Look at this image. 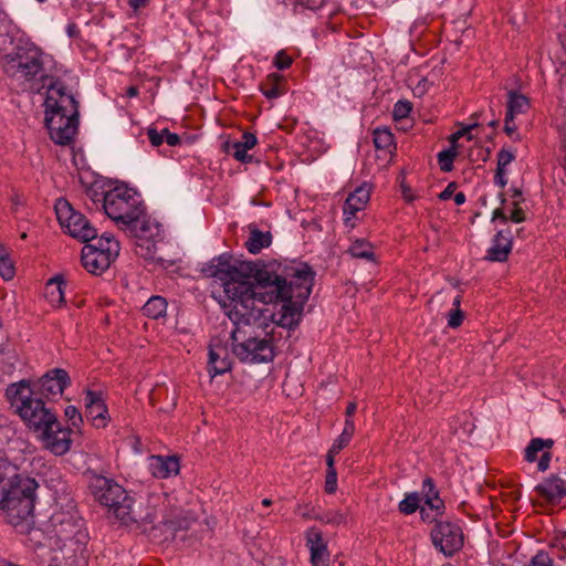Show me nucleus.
<instances>
[{"label":"nucleus","instance_id":"obj_38","mask_svg":"<svg viewBox=\"0 0 566 566\" xmlns=\"http://www.w3.org/2000/svg\"><path fill=\"white\" fill-rule=\"evenodd\" d=\"M273 64L279 70L289 69L292 64V57L281 50L276 53Z\"/></svg>","mask_w":566,"mask_h":566},{"label":"nucleus","instance_id":"obj_30","mask_svg":"<svg viewBox=\"0 0 566 566\" xmlns=\"http://www.w3.org/2000/svg\"><path fill=\"white\" fill-rule=\"evenodd\" d=\"M528 99L525 95L520 94L515 91L509 92V99L506 108L510 109V114H523L528 108Z\"/></svg>","mask_w":566,"mask_h":566},{"label":"nucleus","instance_id":"obj_22","mask_svg":"<svg viewBox=\"0 0 566 566\" xmlns=\"http://www.w3.org/2000/svg\"><path fill=\"white\" fill-rule=\"evenodd\" d=\"M123 230L127 231L130 235L137 238L140 241H144L147 244V250H149V245H154L148 238L154 235L153 224L149 220L146 219V213L143 216H138L136 220L128 223Z\"/></svg>","mask_w":566,"mask_h":566},{"label":"nucleus","instance_id":"obj_28","mask_svg":"<svg viewBox=\"0 0 566 566\" xmlns=\"http://www.w3.org/2000/svg\"><path fill=\"white\" fill-rule=\"evenodd\" d=\"M347 252L353 258L374 260V248L371 243L365 239L355 240L348 248Z\"/></svg>","mask_w":566,"mask_h":566},{"label":"nucleus","instance_id":"obj_27","mask_svg":"<svg viewBox=\"0 0 566 566\" xmlns=\"http://www.w3.org/2000/svg\"><path fill=\"white\" fill-rule=\"evenodd\" d=\"M374 144L378 150L391 153L395 148L394 135L389 128H376L374 130Z\"/></svg>","mask_w":566,"mask_h":566},{"label":"nucleus","instance_id":"obj_33","mask_svg":"<svg viewBox=\"0 0 566 566\" xmlns=\"http://www.w3.org/2000/svg\"><path fill=\"white\" fill-rule=\"evenodd\" d=\"M457 154V146H450L448 149H444L438 154V164L442 171L448 172L452 170Z\"/></svg>","mask_w":566,"mask_h":566},{"label":"nucleus","instance_id":"obj_26","mask_svg":"<svg viewBox=\"0 0 566 566\" xmlns=\"http://www.w3.org/2000/svg\"><path fill=\"white\" fill-rule=\"evenodd\" d=\"M222 150L226 154L233 156V158L240 163L245 164V163L252 161V156L248 154V149L245 147H243V145H242V143H240V140H235V142L226 140L222 144Z\"/></svg>","mask_w":566,"mask_h":566},{"label":"nucleus","instance_id":"obj_62","mask_svg":"<svg viewBox=\"0 0 566 566\" xmlns=\"http://www.w3.org/2000/svg\"><path fill=\"white\" fill-rule=\"evenodd\" d=\"M453 198L455 205L458 206H461L465 202V195L463 192H457Z\"/></svg>","mask_w":566,"mask_h":566},{"label":"nucleus","instance_id":"obj_4","mask_svg":"<svg viewBox=\"0 0 566 566\" xmlns=\"http://www.w3.org/2000/svg\"><path fill=\"white\" fill-rule=\"evenodd\" d=\"M133 523L154 524L164 533V541H174L178 531L188 530L195 516L184 510L181 502L175 494L166 492H151L148 494L145 507L135 510L130 506Z\"/></svg>","mask_w":566,"mask_h":566},{"label":"nucleus","instance_id":"obj_29","mask_svg":"<svg viewBox=\"0 0 566 566\" xmlns=\"http://www.w3.org/2000/svg\"><path fill=\"white\" fill-rule=\"evenodd\" d=\"M553 439L534 438L530 441L525 449V460L527 462H534L537 458V453L544 449H551L554 446Z\"/></svg>","mask_w":566,"mask_h":566},{"label":"nucleus","instance_id":"obj_49","mask_svg":"<svg viewBox=\"0 0 566 566\" xmlns=\"http://www.w3.org/2000/svg\"><path fill=\"white\" fill-rule=\"evenodd\" d=\"M296 3L310 10H317L325 3V0H296Z\"/></svg>","mask_w":566,"mask_h":566},{"label":"nucleus","instance_id":"obj_23","mask_svg":"<svg viewBox=\"0 0 566 566\" xmlns=\"http://www.w3.org/2000/svg\"><path fill=\"white\" fill-rule=\"evenodd\" d=\"M65 283L61 276L52 277L45 287V295L53 306H61L64 301Z\"/></svg>","mask_w":566,"mask_h":566},{"label":"nucleus","instance_id":"obj_59","mask_svg":"<svg viewBox=\"0 0 566 566\" xmlns=\"http://www.w3.org/2000/svg\"><path fill=\"white\" fill-rule=\"evenodd\" d=\"M147 3V0H129V6L134 9V10H138L140 8H144Z\"/></svg>","mask_w":566,"mask_h":566},{"label":"nucleus","instance_id":"obj_55","mask_svg":"<svg viewBox=\"0 0 566 566\" xmlns=\"http://www.w3.org/2000/svg\"><path fill=\"white\" fill-rule=\"evenodd\" d=\"M263 94L268 98H276L280 96L281 92L276 86L272 85L268 90H263Z\"/></svg>","mask_w":566,"mask_h":566},{"label":"nucleus","instance_id":"obj_61","mask_svg":"<svg viewBox=\"0 0 566 566\" xmlns=\"http://www.w3.org/2000/svg\"><path fill=\"white\" fill-rule=\"evenodd\" d=\"M356 403L355 402H349L347 408H346V419H350V417L355 413L356 411Z\"/></svg>","mask_w":566,"mask_h":566},{"label":"nucleus","instance_id":"obj_44","mask_svg":"<svg viewBox=\"0 0 566 566\" xmlns=\"http://www.w3.org/2000/svg\"><path fill=\"white\" fill-rule=\"evenodd\" d=\"M65 417L72 422L74 427L82 422V416L76 407L67 406L64 411Z\"/></svg>","mask_w":566,"mask_h":566},{"label":"nucleus","instance_id":"obj_37","mask_svg":"<svg viewBox=\"0 0 566 566\" xmlns=\"http://www.w3.org/2000/svg\"><path fill=\"white\" fill-rule=\"evenodd\" d=\"M528 566H553V558L548 553L539 551L535 556L532 557Z\"/></svg>","mask_w":566,"mask_h":566},{"label":"nucleus","instance_id":"obj_3","mask_svg":"<svg viewBox=\"0 0 566 566\" xmlns=\"http://www.w3.org/2000/svg\"><path fill=\"white\" fill-rule=\"evenodd\" d=\"M32 390L24 381L8 386L6 395L30 429L41 434L45 448L54 455L65 454L72 444L71 429L61 428L56 416L40 398H32Z\"/></svg>","mask_w":566,"mask_h":566},{"label":"nucleus","instance_id":"obj_32","mask_svg":"<svg viewBox=\"0 0 566 566\" xmlns=\"http://www.w3.org/2000/svg\"><path fill=\"white\" fill-rule=\"evenodd\" d=\"M423 493L426 496V503L436 511H440L442 506V502L438 496V492L436 491V486L433 480L431 478H427L423 481Z\"/></svg>","mask_w":566,"mask_h":566},{"label":"nucleus","instance_id":"obj_8","mask_svg":"<svg viewBox=\"0 0 566 566\" xmlns=\"http://www.w3.org/2000/svg\"><path fill=\"white\" fill-rule=\"evenodd\" d=\"M87 486L93 497L102 505L113 511L115 517L123 524H132L130 506L134 499L115 480L92 473L88 475Z\"/></svg>","mask_w":566,"mask_h":566},{"label":"nucleus","instance_id":"obj_35","mask_svg":"<svg viewBox=\"0 0 566 566\" xmlns=\"http://www.w3.org/2000/svg\"><path fill=\"white\" fill-rule=\"evenodd\" d=\"M412 104L409 101L400 99L394 105L392 117L395 120H401L409 116Z\"/></svg>","mask_w":566,"mask_h":566},{"label":"nucleus","instance_id":"obj_63","mask_svg":"<svg viewBox=\"0 0 566 566\" xmlns=\"http://www.w3.org/2000/svg\"><path fill=\"white\" fill-rule=\"evenodd\" d=\"M126 95L128 97H135L138 95V87L137 86H129L126 91Z\"/></svg>","mask_w":566,"mask_h":566},{"label":"nucleus","instance_id":"obj_54","mask_svg":"<svg viewBox=\"0 0 566 566\" xmlns=\"http://www.w3.org/2000/svg\"><path fill=\"white\" fill-rule=\"evenodd\" d=\"M553 547L559 548L564 553H566V535L558 536L554 539Z\"/></svg>","mask_w":566,"mask_h":566},{"label":"nucleus","instance_id":"obj_19","mask_svg":"<svg viewBox=\"0 0 566 566\" xmlns=\"http://www.w3.org/2000/svg\"><path fill=\"white\" fill-rule=\"evenodd\" d=\"M86 417L92 418L94 426L104 427L106 424L107 407L103 400L102 392L87 390L85 394Z\"/></svg>","mask_w":566,"mask_h":566},{"label":"nucleus","instance_id":"obj_34","mask_svg":"<svg viewBox=\"0 0 566 566\" xmlns=\"http://www.w3.org/2000/svg\"><path fill=\"white\" fill-rule=\"evenodd\" d=\"M419 503L420 495L415 492L406 495V497L402 501H400L398 507L401 513L409 515L418 510Z\"/></svg>","mask_w":566,"mask_h":566},{"label":"nucleus","instance_id":"obj_40","mask_svg":"<svg viewBox=\"0 0 566 566\" xmlns=\"http://www.w3.org/2000/svg\"><path fill=\"white\" fill-rule=\"evenodd\" d=\"M321 521L327 524L338 525L345 522V516L338 511H333L325 513L321 517Z\"/></svg>","mask_w":566,"mask_h":566},{"label":"nucleus","instance_id":"obj_16","mask_svg":"<svg viewBox=\"0 0 566 566\" xmlns=\"http://www.w3.org/2000/svg\"><path fill=\"white\" fill-rule=\"evenodd\" d=\"M535 491L549 503H559L566 496V479L552 474L537 484Z\"/></svg>","mask_w":566,"mask_h":566},{"label":"nucleus","instance_id":"obj_7","mask_svg":"<svg viewBox=\"0 0 566 566\" xmlns=\"http://www.w3.org/2000/svg\"><path fill=\"white\" fill-rule=\"evenodd\" d=\"M38 482L30 476L13 474L4 481L0 478V509L8 512L11 523L31 516L35 505Z\"/></svg>","mask_w":566,"mask_h":566},{"label":"nucleus","instance_id":"obj_15","mask_svg":"<svg viewBox=\"0 0 566 566\" xmlns=\"http://www.w3.org/2000/svg\"><path fill=\"white\" fill-rule=\"evenodd\" d=\"M231 369V360L228 348L219 339L209 344L208 373L211 377L222 375Z\"/></svg>","mask_w":566,"mask_h":566},{"label":"nucleus","instance_id":"obj_60","mask_svg":"<svg viewBox=\"0 0 566 566\" xmlns=\"http://www.w3.org/2000/svg\"><path fill=\"white\" fill-rule=\"evenodd\" d=\"M402 195H403V198L408 201V202H411L415 200V196L411 195V189L407 186H402Z\"/></svg>","mask_w":566,"mask_h":566},{"label":"nucleus","instance_id":"obj_24","mask_svg":"<svg viewBox=\"0 0 566 566\" xmlns=\"http://www.w3.org/2000/svg\"><path fill=\"white\" fill-rule=\"evenodd\" d=\"M272 235L270 232H263L259 229H252L250 237L245 242V247L250 253L256 254L262 249L268 248L271 244Z\"/></svg>","mask_w":566,"mask_h":566},{"label":"nucleus","instance_id":"obj_18","mask_svg":"<svg viewBox=\"0 0 566 566\" xmlns=\"http://www.w3.org/2000/svg\"><path fill=\"white\" fill-rule=\"evenodd\" d=\"M512 250V232L510 229L500 230L493 238L491 248L488 250L486 260L492 262H504Z\"/></svg>","mask_w":566,"mask_h":566},{"label":"nucleus","instance_id":"obj_25","mask_svg":"<svg viewBox=\"0 0 566 566\" xmlns=\"http://www.w3.org/2000/svg\"><path fill=\"white\" fill-rule=\"evenodd\" d=\"M167 312V301L163 296H151L143 306V313L149 318L158 319L164 317Z\"/></svg>","mask_w":566,"mask_h":566},{"label":"nucleus","instance_id":"obj_11","mask_svg":"<svg viewBox=\"0 0 566 566\" xmlns=\"http://www.w3.org/2000/svg\"><path fill=\"white\" fill-rule=\"evenodd\" d=\"M82 249V264L92 274L99 275L106 271L119 253V243L112 234L103 233L92 239Z\"/></svg>","mask_w":566,"mask_h":566},{"label":"nucleus","instance_id":"obj_45","mask_svg":"<svg viewBox=\"0 0 566 566\" xmlns=\"http://www.w3.org/2000/svg\"><path fill=\"white\" fill-rule=\"evenodd\" d=\"M521 201H522V199H518L513 202L514 209L511 213L510 219L515 223L525 221V213H524L523 209L520 207Z\"/></svg>","mask_w":566,"mask_h":566},{"label":"nucleus","instance_id":"obj_51","mask_svg":"<svg viewBox=\"0 0 566 566\" xmlns=\"http://www.w3.org/2000/svg\"><path fill=\"white\" fill-rule=\"evenodd\" d=\"M494 182L500 188H504L507 184V179L505 178V169L496 167Z\"/></svg>","mask_w":566,"mask_h":566},{"label":"nucleus","instance_id":"obj_14","mask_svg":"<svg viewBox=\"0 0 566 566\" xmlns=\"http://www.w3.org/2000/svg\"><path fill=\"white\" fill-rule=\"evenodd\" d=\"M29 388L32 390V398L36 394H40L43 397H56L62 395L64 389L71 384L70 376L65 369L62 368H53L46 371L32 388L29 382L23 380ZM41 400L42 398L39 397Z\"/></svg>","mask_w":566,"mask_h":566},{"label":"nucleus","instance_id":"obj_36","mask_svg":"<svg viewBox=\"0 0 566 566\" xmlns=\"http://www.w3.org/2000/svg\"><path fill=\"white\" fill-rule=\"evenodd\" d=\"M476 127H479V123L475 120L472 124L463 126L461 129H459L455 133H453L449 137V142H450L451 146H457L458 147L457 142L460 138H463V137H467L468 140H472L473 139V135L471 134V130L476 128Z\"/></svg>","mask_w":566,"mask_h":566},{"label":"nucleus","instance_id":"obj_31","mask_svg":"<svg viewBox=\"0 0 566 566\" xmlns=\"http://www.w3.org/2000/svg\"><path fill=\"white\" fill-rule=\"evenodd\" d=\"M14 265L10 259L7 247L0 242V275L3 280L9 281L14 276Z\"/></svg>","mask_w":566,"mask_h":566},{"label":"nucleus","instance_id":"obj_58","mask_svg":"<svg viewBox=\"0 0 566 566\" xmlns=\"http://www.w3.org/2000/svg\"><path fill=\"white\" fill-rule=\"evenodd\" d=\"M504 132L513 137V135L516 133V126L514 125V123H504Z\"/></svg>","mask_w":566,"mask_h":566},{"label":"nucleus","instance_id":"obj_42","mask_svg":"<svg viewBox=\"0 0 566 566\" xmlns=\"http://www.w3.org/2000/svg\"><path fill=\"white\" fill-rule=\"evenodd\" d=\"M515 156L513 153L501 149L497 154V167L505 169L507 165H510L514 160Z\"/></svg>","mask_w":566,"mask_h":566},{"label":"nucleus","instance_id":"obj_52","mask_svg":"<svg viewBox=\"0 0 566 566\" xmlns=\"http://www.w3.org/2000/svg\"><path fill=\"white\" fill-rule=\"evenodd\" d=\"M455 188H457V184L455 182H450L446 189L439 195V198L441 200H448L452 197V195L454 193L455 191Z\"/></svg>","mask_w":566,"mask_h":566},{"label":"nucleus","instance_id":"obj_12","mask_svg":"<svg viewBox=\"0 0 566 566\" xmlns=\"http://www.w3.org/2000/svg\"><path fill=\"white\" fill-rule=\"evenodd\" d=\"M55 213L60 224L66 232L82 242L96 239L97 230L91 224L84 214L75 211L65 199H59L55 203Z\"/></svg>","mask_w":566,"mask_h":566},{"label":"nucleus","instance_id":"obj_39","mask_svg":"<svg viewBox=\"0 0 566 566\" xmlns=\"http://www.w3.org/2000/svg\"><path fill=\"white\" fill-rule=\"evenodd\" d=\"M337 489V472L336 470H327L325 478V492L333 494Z\"/></svg>","mask_w":566,"mask_h":566},{"label":"nucleus","instance_id":"obj_10","mask_svg":"<svg viewBox=\"0 0 566 566\" xmlns=\"http://www.w3.org/2000/svg\"><path fill=\"white\" fill-rule=\"evenodd\" d=\"M103 209L123 229L143 216L146 208L136 192L125 187H115L103 195Z\"/></svg>","mask_w":566,"mask_h":566},{"label":"nucleus","instance_id":"obj_57","mask_svg":"<svg viewBox=\"0 0 566 566\" xmlns=\"http://www.w3.org/2000/svg\"><path fill=\"white\" fill-rule=\"evenodd\" d=\"M337 454L338 453H332L331 449L328 450L327 455H326L327 470H336L334 467V463H335V457Z\"/></svg>","mask_w":566,"mask_h":566},{"label":"nucleus","instance_id":"obj_9","mask_svg":"<svg viewBox=\"0 0 566 566\" xmlns=\"http://www.w3.org/2000/svg\"><path fill=\"white\" fill-rule=\"evenodd\" d=\"M83 525L84 522L70 494L56 497L54 511L48 521V532L61 543L70 541L81 543L86 537Z\"/></svg>","mask_w":566,"mask_h":566},{"label":"nucleus","instance_id":"obj_21","mask_svg":"<svg viewBox=\"0 0 566 566\" xmlns=\"http://www.w3.org/2000/svg\"><path fill=\"white\" fill-rule=\"evenodd\" d=\"M369 198L370 188L366 184L357 187L352 193H349L343 208L344 214L348 216L345 219L346 224H348L350 217H354L358 211L366 207Z\"/></svg>","mask_w":566,"mask_h":566},{"label":"nucleus","instance_id":"obj_47","mask_svg":"<svg viewBox=\"0 0 566 566\" xmlns=\"http://www.w3.org/2000/svg\"><path fill=\"white\" fill-rule=\"evenodd\" d=\"M240 143H242L243 147L250 150L256 145L258 139L254 134L245 132L242 134Z\"/></svg>","mask_w":566,"mask_h":566},{"label":"nucleus","instance_id":"obj_53","mask_svg":"<svg viewBox=\"0 0 566 566\" xmlns=\"http://www.w3.org/2000/svg\"><path fill=\"white\" fill-rule=\"evenodd\" d=\"M354 432H355L354 421L352 419H346L342 434L352 439L354 436Z\"/></svg>","mask_w":566,"mask_h":566},{"label":"nucleus","instance_id":"obj_46","mask_svg":"<svg viewBox=\"0 0 566 566\" xmlns=\"http://www.w3.org/2000/svg\"><path fill=\"white\" fill-rule=\"evenodd\" d=\"M350 440L352 439L340 433L331 447L332 453H339Z\"/></svg>","mask_w":566,"mask_h":566},{"label":"nucleus","instance_id":"obj_43","mask_svg":"<svg viewBox=\"0 0 566 566\" xmlns=\"http://www.w3.org/2000/svg\"><path fill=\"white\" fill-rule=\"evenodd\" d=\"M147 136L149 138V142L151 146L159 147L164 143V129L161 132H158L155 128L149 127L147 129Z\"/></svg>","mask_w":566,"mask_h":566},{"label":"nucleus","instance_id":"obj_56","mask_svg":"<svg viewBox=\"0 0 566 566\" xmlns=\"http://www.w3.org/2000/svg\"><path fill=\"white\" fill-rule=\"evenodd\" d=\"M500 219L503 223L509 221V217L503 212L502 209H495L493 211L492 221Z\"/></svg>","mask_w":566,"mask_h":566},{"label":"nucleus","instance_id":"obj_6","mask_svg":"<svg viewBox=\"0 0 566 566\" xmlns=\"http://www.w3.org/2000/svg\"><path fill=\"white\" fill-rule=\"evenodd\" d=\"M44 54L34 44L18 45L2 59L3 72L17 81L24 83L33 93L48 91L51 82H61L49 75L44 66Z\"/></svg>","mask_w":566,"mask_h":566},{"label":"nucleus","instance_id":"obj_41","mask_svg":"<svg viewBox=\"0 0 566 566\" xmlns=\"http://www.w3.org/2000/svg\"><path fill=\"white\" fill-rule=\"evenodd\" d=\"M463 322V312L460 308H454L449 313L448 326L451 328L459 327Z\"/></svg>","mask_w":566,"mask_h":566},{"label":"nucleus","instance_id":"obj_17","mask_svg":"<svg viewBox=\"0 0 566 566\" xmlns=\"http://www.w3.org/2000/svg\"><path fill=\"white\" fill-rule=\"evenodd\" d=\"M306 546L311 553L312 566H328L329 565V553L327 545L323 539L322 533L316 528H311L307 532Z\"/></svg>","mask_w":566,"mask_h":566},{"label":"nucleus","instance_id":"obj_13","mask_svg":"<svg viewBox=\"0 0 566 566\" xmlns=\"http://www.w3.org/2000/svg\"><path fill=\"white\" fill-rule=\"evenodd\" d=\"M433 545L446 556H452L463 546V534L459 525L444 522L437 524L431 531Z\"/></svg>","mask_w":566,"mask_h":566},{"label":"nucleus","instance_id":"obj_1","mask_svg":"<svg viewBox=\"0 0 566 566\" xmlns=\"http://www.w3.org/2000/svg\"><path fill=\"white\" fill-rule=\"evenodd\" d=\"M202 272L222 282L227 297L223 306L232 311L235 318L249 315L248 305L281 302L280 313L271 317L277 325L289 328L300 324L314 280V272L305 263L231 262L227 254L211 260Z\"/></svg>","mask_w":566,"mask_h":566},{"label":"nucleus","instance_id":"obj_20","mask_svg":"<svg viewBox=\"0 0 566 566\" xmlns=\"http://www.w3.org/2000/svg\"><path fill=\"white\" fill-rule=\"evenodd\" d=\"M179 469V460L176 457L153 455L149 459V471L157 479L177 475Z\"/></svg>","mask_w":566,"mask_h":566},{"label":"nucleus","instance_id":"obj_64","mask_svg":"<svg viewBox=\"0 0 566 566\" xmlns=\"http://www.w3.org/2000/svg\"><path fill=\"white\" fill-rule=\"evenodd\" d=\"M517 114L515 113H512L510 114V109L506 108V114H505V123H513V119L514 117L516 116Z\"/></svg>","mask_w":566,"mask_h":566},{"label":"nucleus","instance_id":"obj_50","mask_svg":"<svg viewBox=\"0 0 566 566\" xmlns=\"http://www.w3.org/2000/svg\"><path fill=\"white\" fill-rule=\"evenodd\" d=\"M164 138L169 146H177L181 142L177 134L170 133L167 128L164 129Z\"/></svg>","mask_w":566,"mask_h":566},{"label":"nucleus","instance_id":"obj_5","mask_svg":"<svg viewBox=\"0 0 566 566\" xmlns=\"http://www.w3.org/2000/svg\"><path fill=\"white\" fill-rule=\"evenodd\" d=\"M44 106L51 139L59 145L71 144L78 127V102L66 92L63 82L49 84Z\"/></svg>","mask_w":566,"mask_h":566},{"label":"nucleus","instance_id":"obj_48","mask_svg":"<svg viewBox=\"0 0 566 566\" xmlns=\"http://www.w3.org/2000/svg\"><path fill=\"white\" fill-rule=\"evenodd\" d=\"M551 460H552V453L549 451H544L538 460L537 469L541 472L546 471L549 468Z\"/></svg>","mask_w":566,"mask_h":566},{"label":"nucleus","instance_id":"obj_2","mask_svg":"<svg viewBox=\"0 0 566 566\" xmlns=\"http://www.w3.org/2000/svg\"><path fill=\"white\" fill-rule=\"evenodd\" d=\"M248 312L251 315L239 316L235 318L232 311H227V315L234 324L231 332V347L234 356L244 364H261L272 361L275 357L273 343L275 333L272 329L268 333L265 329L269 322L277 324L272 319V315L277 312H270L269 308L256 306V304L248 305ZM284 328L283 326H280ZM294 326L292 329H294ZM290 329L289 327H286Z\"/></svg>","mask_w":566,"mask_h":566}]
</instances>
